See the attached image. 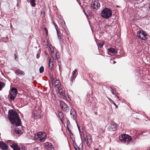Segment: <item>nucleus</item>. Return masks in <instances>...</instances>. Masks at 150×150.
Listing matches in <instances>:
<instances>
[{"mask_svg": "<svg viewBox=\"0 0 150 150\" xmlns=\"http://www.w3.org/2000/svg\"><path fill=\"white\" fill-rule=\"evenodd\" d=\"M8 116L9 120L13 125L18 126L21 125V120L16 112L11 110H9Z\"/></svg>", "mask_w": 150, "mask_h": 150, "instance_id": "f257e3e1", "label": "nucleus"}, {"mask_svg": "<svg viewBox=\"0 0 150 150\" xmlns=\"http://www.w3.org/2000/svg\"><path fill=\"white\" fill-rule=\"evenodd\" d=\"M132 139V137L125 134H121L119 136V140L122 142L128 144L130 143Z\"/></svg>", "mask_w": 150, "mask_h": 150, "instance_id": "f03ea898", "label": "nucleus"}, {"mask_svg": "<svg viewBox=\"0 0 150 150\" xmlns=\"http://www.w3.org/2000/svg\"><path fill=\"white\" fill-rule=\"evenodd\" d=\"M101 15L103 18L108 19L111 17L112 11L110 9L105 8L101 11Z\"/></svg>", "mask_w": 150, "mask_h": 150, "instance_id": "7ed1b4c3", "label": "nucleus"}, {"mask_svg": "<svg viewBox=\"0 0 150 150\" xmlns=\"http://www.w3.org/2000/svg\"><path fill=\"white\" fill-rule=\"evenodd\" d=\"M137 36L142 40H146L148 38L145 32L142 30L139 31L137 33Z\"/></svg>", "mask_w": 150, "mask_h": 150, "instance_id": "20e7f679", "label": "nucleus"}, {"mask_svg": "<svg viewBox=\"0 0 150 150\" xmlns=\"http://www.w3.org/2000/svg\"><path fill=\"white\" fill-rule=\"evenodd\" d=\"M100 5L97 0H93L91 4V7L94 11L97 10L100 7Z\"/></svg>", "mask_w": 150, "mask_h": 150, "instance_id": "39448f33", "label": "nucleus"}, {"mask_svg": "<svg viewBox=\"0 0 150 150\" xmlns=\"http://www.w3.org/2000/svg\"><path fill=\"white\" fill-rule=\"evenodd\" d=\"M18 91L16 88H12L11 89L9 94V96L11 100H14L16 98Z\"/></svg>", "mask_w": 150, "mask_h": 150, "instance_id": "423d86ee", "label": "nucleus"}, {"mask_svg": "<svg viewBox=\"0 0 150 150\" xmlns=\"http://www.w3.org/2000/svg\"><path fill=\"white\" fill-rule=\"evenodd\" d=\"M37 137L38 140L44 141L46 137V134L44 132H39L37 134Z\"/></svg>", "mask_w": 150, "mask_h": 150, "instance_id": "0eeeda50", "label": "nucleus"}, {"mask_svg": "<svg viewBox=\"0 0 150 150\" xmlns=\"http://www.w3.org/2000/svg\"><path fill=\"white\" fill-rule=\"evenodd\" d=\"M84 141L85 144H86L88 146L91 144L92 139L91 137L90 134H87L86 135V137H84Z\"/></svg>", "mask_w": 150, "mask_h": 150, "instance_id": "6e6552de", "label": "nucleus"}, {"mask_svg": "<svg viewBox=\"0 0 150 150\" xmlns=\"http://www.w3.org/2000/svg\"><path fill=\"white\" fill-rule=\"evenodd\" d=\"M60 105L62 110L66 112L69 111V107L63 101H60Z\"/></svg>", "mask_w": 150, "mask_h": 150, "instance_id": "1a4fd4ad", "label": "nucleus"}, {"mask_svg": "<svg viewBox=\"0 0 150 150\" xmlns=\"http://www.w3.org/2000/svg\"><path fill=\"white\" fill-rule=\"evenodd\" d=\"M70 115L71 117L74 120H75L78 129H79L80 128L76 120V119L77 118V116L76 114V112L74 110V109H71L70 111Z\"/></svg>", "mask_w": 150, "mask_h": 150, "instance_id": "9d476101", "label": "nucleus"}, {"mask_svg": "<svg viewBox=\"0 0 150 150\" xmlns=\"http://www.w3.org/2000/svg\"><path fill=\"white\" fill-rule=\"evenodd\" d=\"M117 124L115 122H113L110 125L108 128L110 131H115L117 128Z\"/></svg>", "mask_w": 150, "mask_h": 150, "instance_id": "9b49d317", "label": "nucleus"}, {"mask_svg": "<svg viewBox=\"0 0 150 150\" xmlns=\"http://www.w3.org/2000/svg\"><path fill=\"white\" fill-rule=\"evenodd\" d=\"M45 145L48 150H53L54 149L53 145L51 143L46 142L45 143Z\"/></svg>", "mask_w": 150, "mask_h": 150, "instance_id": "f8f14e48", "label": "nucleus"}, {"mask_svg": "<svg viewBox=\"0 0 150 150\" xmlns=\"http://www.w3.org/2000/svg\"><path fill=\"white\" fill-rule=\"evenodd\" d=\"M58 92L59 94V95L60 97H61L63 96L64 97L67 98V97L68 96L67 95L64 93V91L62 88L60 89Z\"/></svg>", "mask_w": 150, "mask_h": 150, "instance_id": "ddd939ff", "label": "nucleus"}, {"mask_svg": "<svg viewBox=\"0 0 150 150\" xmlns=\"http://www.w3.org/2000/svg\"><path fill=\"white\" fill-rule=\"evenodd\" d=\"M83 144L81 143L79 146L77 144H74V147L75 150H82Z\"/></svg>", "mask_w": 150, "mask_h": 150, "instance_id": "4468645a", "label": "nucleus"}, {"mask_svg": "<svg viewBox=\"0 0 150 150\" xmlns=\"http://www.w3.org/2000/svg\"><path fill=\"white\" fill-rule=\"evenodd\" d=\"M83 144L81 143L79 146L77 144H74V147L75 150H82Z\"/></svg>", "mask_w": 150, "mask_h": 150, "instance_id": "2eb2a0df", "label": "nucleus"}, {"mask_svg": "<svg viewBox=\"0 0 150 150\" xmlns=\"http://www.w3.org/2000/svg\"><path fill=\"white\" fill-rule=\"evenodd\" d=\"M9 145L14 150H21V148L16 144L13 143L12 142V144H11Z\"/></svg>", "mask_w": 150, "mask_h": 150, "instance_id": "dca6fc26", "label": "nucleus"}, {"mask_svg": "<svg viewBox=\"0 0 150 150\" xmlns=\"http://www.w3.org/2000/svg\"><path fill=\"white\" fill-rule=\"evenodd\" d=\"M0 148L3 150H6L8 149V146L4 142H0Z\"/></svg>", "mask_w": 150, "mask_h": 150, "instance_id": "f3484780", "label": "nucleus"}, {"mask_svg": "<svg viewBox=\"0 0 150 150\" xmlns=\"http://www.w3.org/2000/svg\"><path fill=\"white\" fill-rule=\"evenodd\" d=\"M110 87L111 89V92L114 95H115V96L117 98L116 99L117 100H119V97L117 96V95L115 94V93L116 92L115 89L113 87V86H110Z\"/></svg>", "mask_w": 150, "mask_h": 150, "instance_id": "a211bd4d", "label": "nucleus"}, {"mask_svg": "<svg viewBox=\"0 0 150 150\" xmlns=\"http://www.w3.org/2000/svg\"><path fill=\"white\" fill-rule=\"evenodd\" d=\"M49 68L50 69H52L53 68V62L50 59H49Z\"/></svg>", "mask_w": 150, "mask_h": 150, "instance_id": "6ab92c4d", "label": "nucleus"}, {"mask_svg": "<svg viewBox=\"0 0 150 150\" xmlns=\"http://www.w3.org/2000/svg\"><path fill=\"white\" fill-rule=\"evenodd\" d=\"M57 32L58 38L61 41H62H62L63 42V39H62V34L61 33H60V32H59L58 30H57Z\"/></svg>", "mask_w": 150, "mask_h": 150, "instance_id": "aec40b11", "label": "nucleus"}, {"mask_svg": "<svg viewBox=\"0 0 150 150\" xmlns=\"http://www.w3.org/2000/svg\"><path fill=\"white\" fill-rule=\"evenodd\" d=\"M41 113L40 110H38V111H35L34 112V115L36 117H40V114Z\"/></svg>", "mask_w": 150, "mask_h": 150, "instance_id": "412c9836", "label": "nucleus"}, {"mask_svg": "<svg viewBox=\"0 0 150 150\" xmlns=\"http://www.w3.org/2000/svg\"><path fill=\"white\" fill-rule=\"evenodd\" d=\"M15 73L18 75H23L24 74V72L23 71H19L18 70H16L15 71Z\"/></svg>", "mask_w": 150, "mask_h": 150, "instance_id": "4be33fe9", "label": "nucleus"}, {"mask_svg": "<svg viewBox=\"0 0 150 150\" xmlns=\"http://www.w3.org/2000/svg\"><path fill=\"white\" fill-rule=\"evenodd\" d=\"M15 131L18 134H22L23 133V130H20L18 128H16L15 129Z\"/></svg>", "mask_w": 150, "mask_h": 150, "instance_id": "5701e85b", "label": "nucleus"}, {"mask_svg": "<svg viewBox=\"0 0 150 150\" xmlns=\"http://www.w3.org/2000/svg\"><path fill=\"white\" fill-rule=\"evenodd\" d=\"M108 50L109 52L113 54H115L117 53V50H115L113 48H110L108 49Z\"/></svg>", "mask_w": 150, "mask_h": 150, "instance_id": "b1692460", "label": "nucleus"}, {"mask_svg": "<svg viewBox=\"0 0 150 150\" xmlns=\"http://www.w3.org/2000/svg\"><path fill=\"white\" fill-rule=\"evenodd\" d=\"M55 86L57 88H59L60 86V83L59 81L58 80H57L54 83Z\"/></svg>", "mask_w": 150, "mask_h": 150, "instance_id": "393cba45", "label": "nucleus"}, {"mask_svg": "<svg viewBox=\"0 0 150 150\" xmlns=\"http://www.w3.org/2000/svg\"><path fill=\"white\" fill-rule=\"evenodd\" d=\"M30 4L33 7L35 6L36 5L35 0H29Z\"/></svg>", "mask_w": 150, "mask_h": 150, "instance_id": "a878e982", "label": "nucleus"}, {"mask_svg": "<svg viewBox=\"0 0 150 150\" xmlns=\"http://www.w3.org/2000/svg\"><path fill=\"white\" fill-rule=\"evenodd\" d=\"M58 115L60 119L61 120H62V119H63L64 118V114L62 113V112H59L58 113Z\"/></svg>", "mask_w": 150, "mask_h": 150, "instance_id": "bb28decb", "label": "nucleus"}, {"mask_svg": "<svg viewBox=\"0 0 150 150\" xmlns=\"http://www.w3.org/2000/svg\"><path fill=\"white\" fill-rule=\"evenodd\" d=\"M5 85V84L4 83L0 81V91L2 89V88L4 87Z\"/></svg>", "mask_w": 150, "mask_h": 150, "instance_id": "cd10ccee", "label": "nucleus"}, {"mask_svg": "<svg viewBox=\"0 0 150 150\" xmlns=\"http://www.w3.org/2000/svg\"><path fill=\"white\" fill-rule=\"evenodd\" d=\"M134 132V135L132 137L134 138V139H136L137 137V136L138 134H137V132L136 131H135Z\"/></svg>", "mask_w": 150, "mask_h": 150, "instance_id": "c85d7f7f", "label": "nucleus"}, {"mask_svg": "<svg viewBox=\"0 0 150 150\" xmlns=\"http://www.w3.org/2000/svg\"><path fill=\"white\" fill-rule=\"evenodd\" d=\"M59 54V53L58 52H57L55 54V55L53 56L54 58V60L55 59L56 60V59H58L59 58V56H58Z\"/></svg>", "mask_w": 150, "mask_h": 150, "instance_id": "c756f323", "label": "nucleus"}, {"mask_svg": "<svg viewBox=\"0 0 150 150\" xmlns=\"http://www.w3.org/2000/svg\"><path fill=\"white\" fill-rule=\"evenodd\" d=\"M50 48V49L51 50V52H50V53H51V56L52 57V58H53V60H54V58L53 56H54V55L55 54V53L53 52V50H52V49L51 48Z\"/></svg>", "mask_w": 150, "mask_h": 150, "instance_id": "7c9ffc66", "label": "nucleus"}, {"mask_svg": "<svg viewBox=\"0 0 150 150\" xmlns=\"http://www.w3.org/2000/svg\"><path fill=\"white\" fill-rule=\"evenodd\" d=\"M108 99L111 102V103H113L115 106L116 108H117V106L116 104L110 98H108Z\"/></svg>", "mask_w": 150, "mask_h": 150, "instance_id": "2f4dec72", "label": "nucleus"}, {"mask_svg": "<svg viewBox=\"0 0 150 150\" xmlns=\"http://www.w3.org/2000/svg\"><path fill=\"white\" fill-rule=\"evenodd\" d=\"M44 70V67L42 66L40 68L39 71L40 73H42L43 72Z\"/></svg>", "mask_w": 150, "mask_h": 150, "instance_id": "473e14b6", "label": "nucleus"}, {"mask_svg": "<svg viewBox=\"0 0 150 150\" xmlns=\"http://www.w3.org/2000/svg\"><path fill=\"white\" fill-rule=\"evenodd\" d=\"M76 77V76H72L71 79V81L73 82V81L74 80Z\"/></svg>", "mask_w": 150, "mask_h": 150, "instance_id": "72a5a7b5", "label": "nucleus"}, {"mask_svg": "<svg viewBox=\"0 0 150 150\" xmlns=\"http://www.w3.org/2000/svg\"><path fill=\"white\" fill-rule=\"evenodd\" d=\"M104 45V43H99L98 44V46L100 47V48H102L103 47V45Z\"/></svg>", "mask_w": 150, "mask_h": 150, "instance_id": "f704fd0d", "label": "nucleus"}, {"mask_svg": "<svg viewBox=\"0 0 150 150\" xmlns=\"http://www.w3.org/2000/svg\"><path fill=\"white\" fill-rule=\"evenodd\" d=\"M53 24L54 25V27H55V28L56 30L57 31V30H58V26L56 25V24L54 23H53Z\"/></svg>", "mask_w": 150, "mask_h": 150, "instance_id": "c9c22d12", "label": "nucleus"}, {"mask_svg": "<svg viewBox=\"0 0 150 150\" xmlns=\"http://www.w3.org/2000/svg\"><path fill=\"white\" fill-rule=\"evenodd\" d=\"M77 71V70L76 69H75L72 72V76H75V73Z\"/></svg>", "mask_w": 150, "mask_h": 150, "instance_id": "e433bc0d", "label": "nucleus"}, {"mask_svg": "<svg viewBox=\"0 0 150 150\" xmlns=\"http://www.w3.org/2000/svg\"><path fill=\"white\" fill-rule=\"evenodd\" d=\"M44 29L45 30L46 32V34L47 35H48V30H47V28H45Z\"/></svg>", "mask_w": 150, "mask_h": 150, "instance_id": "4c0bfd02", "label": "nucleus"}, {"mask_svg": "<svg viewBox=\"0 0 150 150\" xmlns=\"http://www.w3.org/2000/svg\"><path fill=\"white\" fill-rule=\"evenodd\" d=\"M40 56V54L39 53H38L37 54L36 57L37 59L39 58Z\"/></svg>", "mask_w": 150, "mask_h": 150, "instance_id": "58836bf2", "label": "nucleus"}, {"mask_svg": "<svg viewBox=\"0 0 150 150\" xmlns=\"http://www.w3.org/2000/svg\"><path fill=\"white\" fill-rule=\"evenodd\" d=\"M21 150H25V147L22 146V147L21 148Z\"/></svg>", "mask_w": 150, "mask_h": 150, "instance_id": "ea45409f", "label": "nucleus"}, {"mask_svg": "<svg viewBox=\"0 0 150 150\" xmlns=\"http://www.w3.org/2000/svg\"><path fill=\"white\" fill-rule=\"evenodd\" d=\"M67 120V125H69V124L70 125V122L69 121V120Z\"/></svg>", "mask_w": 150, "mask_h": 150, "instance_id": "a19ab883", "label": "nucleus"}, {"mask_svg": "<svg viewBox=\"0 0 150 150\" xmlns=\"http://www.w3.org/2000/svg\"><path fill=\"white\" fill-rule=\"evenodd\" d=\"M67 128L68 130V131L69 132H71V131L69 129V128H68V126H67Z\"/></svg>", "mask_w": 150, "mask_h": 150, "instance_id": "79ce46f5", "label": "nucleus"}, {"mask_svg": "<svg viewBox=\"0 0 150 150\" xmlns=\"http://www.w3.org/2000/svg\"><path fill=\"white\" fill-rule=\"evenodd\" d=\"M69 134H70V136L73 135V134L71 132H69Z\"/></svg>", "mask_w": 150, "mask_h": 150, "instance_id": "37998d69", "label": "nucleus"}, {"mask_svg": "<svg viewBox=\"0 0 150 150\" xmlns=\"http://www.w3.org/2000/svg\"><path fill=\"white\" fill-rule=\"evenodd\" d=\"M69 134H70V136L73 135V134L71 132H69Z\"/></svg>", "mask_w": 150, "mask_h": 150, "instance_id": "c03bdc74", "label": "nucleus"}, {"mask_svg": "<svg viewBox=\"0 0 150 150\" xmlns=\"http://www.w3.org/2000/svg\"><path fill=\"white\" fill-rule=\"evenodd\" d=\"M69 134H70V136L73 135V134L71 132H69Z\"/></svg>", "mask_w": 150, "mask_h": 150, "instance_id": "a18cd8bd", "label": "nucleus"}, {"mask_svg": "<svg viewBox=\"0 0 150 150\" xmlns=\"http://www.w3.org/2000/svg\"><path fill=\"white\" fill-rule=\"evenodd\" d=\"M14 56L15 57V59H16V58H17V56H16V54H14Z\"/></svg>", "mask_w": 150, "mask_h": 150, "instance_id": "49530a36", "label": "nucleus"}, {"mask_svg": "<svg viewBox=\"0 0 150 150\" xmlns=\"http://www.w3.org/2000/svg\"><path fill=\"white\" fill-rule=\"evenodd\" d=\"M148 7H149V10H150V3H149V5Z\"/></svg>", "mask_w": 150, "mask_h": 150, "instance_id": "de8ad7c7", "label": "nucleus"}, {"mask_svg": "<svg viewBox=\"0 0 150 150\" xmlns=\"http://www.w3.org/2000/svg\"><path fill=\"white\" fill-rule=\"evenodd\" d=\"M34 150H39L38 148H36Z\"/></svg>", "mask_w": 150, "mask_h": 150, "instance_id": "09e8293b", "label": "nucleus"}, {"mask_svg": "<svg viewBox=\"0 0 150 150\" xmlns=\"http://www.w3.org/2000/svg\"><path fill=\"white\" fill-rule=\"evenodd\" d=\"M115 63H116V62H115V61H113V63L114 64H115Z\"/></svg>", "mask_w": 150, "mask_h": 150, "instance_id": "8fccbe9b", "label": "nucleus"}, {"mask_svg": "<svg viewBox=\"0 0 150 150\" xmlns=\"http://www.w3.org/2000/svg\"><path fill=\"white\" fill-rule=\"evenodd\" d=\"M94 150H99L98 149H94Z\"/></svg>", "mask_w": 150, "mask_h": 150, "instance_id": "3c124183", "label": "nucleus"}, {"mask_svg": "<svg viewBox=\"0 0 150 150\" xmlns=\"http://www.w3.org/2000/svg\"><path fill=\"white\" fill-rule=\"evenodd\" d=\"M45 54H46V55H47V54H46V53L45 52Z\"/></svg>", "mask_w": 150, "mask_h": 150, "instance_id": "603ef678", "label": "nucleus"}, {"mask_svg": "<svg viewBox=\"0 0 150 150\" xmlns=\"http://www.w3.org/2000/svg\"><path fill=\"white\" fill-rule=\"evenodd\" d=\"M17 1L18 2V0H17Z\"/></svg>", "mask_w": 150, "mask_h": 150, "instance_id": "864d4df0", "label": "nucleus"}]
</instances>
